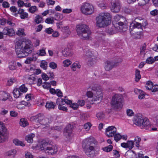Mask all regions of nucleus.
I'll return each instance as SVG.
<instances>
[{"label": "nucleus", "mask_w": 158, "mask_h": 158, "mask_svg": "<svg viewBox=\"0 0 158 158\" xmlns=\"http://www.w3.org/2000/svg\"><path fill=\"white\" fill-rule=\"evenodd\" d=\"M33 45L30 40H18L15 44V51L18 58H21L32 52Z\"/></svg>", "instance_id": "f257e3e1"}, {"label": "nucleus", "mask_w": 158, "mask_h": 158, "mask_svg": "<svg viewBox=\"0 0 158 158\" xmlns=\"http://www.w3.org/2000/svg\"><path fill=\"white\" fill-rule=\"evenodd\" d=\"M89 88L93 91V92L91 91L87 92V96L90 98L93 97V101H98L97 103H99L103 97V94L100 86L97 84H92L89 86Z\"/></svg>", "instance_id": "f03ea898"}, {"label": "nucleus", "mask_w": 158, "mask_h": 158, "mask_svg": "<svg viewBox=\"0 0 158 158\" xmlns=\"http://www.w3.org/2000/svg\"><path fill=\"white\" fill-rule=\"evenodd\" d=\"M111 15L108 13H100L96 18L97 26L100 28L107 26L111 23Z\"/></svg>", "instance_id": "7ed1b4c3"}, {"label": "nucleus", "mask_w": 158, "mask_h": 158, "mask_svg": "<svg viewBox=\"0 0 158 158\" xmlns=\"http://www.w3.org/2000/svg\"><path fill=\"white\" fill-rule=\"evenodd\" d=\"M93 138H89L83 141L82 146L86 154L89 157H93L95 154V143Z\"/></svg>", "instance_id": "20e7f679"}, {"label": "nucleus", "mask_w": 158, "mask_h": 158, "mask_svg": "<svg viewBox=\"0 0 158 158\" xmlns=\"http://www.w3.org/2000/svg\"><path fill=\"white\" fill-rule=\"evenodd\" d=\"M40 149L45 152L52 155L56 154L58 151L57 146L52 145L48 141L45 140H43L41 141Z\"/></svg>", "instance_id": "39448f33"}, {"label": "nucleus", "mask_w": 158, "mask_h": 158, "mask_svg": "<svg viewBox=\"0 0 158 158\" xmlns=\"http://www.w3.org/2000/svg\"><path fill=\"white\" fill-rule=\"evenodd\" d=\"M77 35L80 37L90 40L91 31L88 26L84 24L77 25L76 27Z\"/></svg>", "instance_id": "423d86ee"}, {"label": "nucleus", "mask_w": 158, "mask_h": 158, "mask_svg": "<svg viewBox=\"0 0 158 158\" xmlns=\"http://www.w3.org/2000/svg\"><path fill=\"white\" fill-rule=\"evenodd\" d=\"M30 119L31 121H34L35 123L38 122L40 124L44 125H48L52 120V118H45L41 114H38L35 116H32Z\"/></svg>", "instance_id": "0eeeda50"}, {"label": "nucleus", "mask_w": 158, "mask_h": 158, "mask_svg": "<svg viewBox=\"0 0 158 158\" xmlns=\"http://www.w3.org/2000/svg\"><path fill=\"white\" fill-rule=\"evenodd\" d=\"M147 24V23L145 19H142L140 17H137L130 24V30L131 31L135 28H140L142 27V26H144Z\"/></svg>", "instance_id": "6e6552de"}, {"label": "nucleus", "mask_w": 158, "mask_h": 158, "mask_svg": "<svg viewBox=\"0 0 158 158\" xmlns=\"http://www.w3.org/2000/svg\"><path fill=\"white\" fill-rule=\"evenodd\" d=\"M122 97L120 94H115L112 98L111 102V106L114 109H116L122 108Z\"/></svg>", "instance_id": "1a4fd4ad"}, {"label": "nucleus", "mask_w": 158, "mask_h": 158, "mask_svg": "<svg viewBox=\"0 0 158 158\" xmlns=\"http://www.w3.org/2000/svg\"><path fill=\"white\" fill-rule=\"evenodd\" d=\"M81 11L85 15H91L94 13V7L89 3H84L81 7Z\"/></svg>", "instance_id": "9d476101"}, {"label": "nucleus", "mask_w": 158, "mask_h": 158, "mask_svg": "<svg viewBox=\"0 0 158 158\" xmlns=\"http://www.w3.org/2000/svg\"><path fill=\"white\" fill-rule=\"evenodd\" d=\"M111 10L115 13L118 12L120 9L121 6L119 0H111Z\"/></svg>", "instance_id": "9b49d317"}, {"label": "nucleus", "mask_w": 158, "mask_h": 158, "mask_svg": "<svg viewBox=\"0 0 158 158\" xmlns=\"http://www.w3.org/2000/svg\"><path fill=\"white\" fill-rule=\"evenodd\" d=\"M62 53L64 57H67L71 56L73 54L71 48L68 47L62 51Z\"/></svg>", "instance_id": "f8f14e48"}, {"label": "nucleus", "mask_w": 158, "mask_h": 158, "mask_svg": "<svg viewBox=\"0 0 158 158\" xmlns=\"http://www.w3.org/2000/svg\"><path fill=\"white\" fill-rule=\"evenodd\" d=\"M144 119L142 115L136 116L135 117L134 123L137 126H142L143 123V122Z\"/></svg>", "instance_id": "ddd939ff"}, {"label": "nucleus", "mask_w": 158, "mask_h": 158, "mask_svg": "<svg viewBox=\"0 0 158 158\" xmlns=\"http://www.w3.org/2000/svg\"><path fill=\"white\" fill-rule=\"evenodd\" d=\"M105 69L107 71H110L115 65V63L113 61L107 60L105 63Z\"/></svg>", "instance_id": "4468645a"}, {"label": "nucleus", "mask_w": 158, "mask_h": 158, "mask_svg": "<svg viewBox=\"0 0 158 158\" xmlns=\"http://www.w3.org/2000/svg\"><path fill=\"white\" fill-rule=\"evenodd\" d=\"M73 126L71 124H69L66 126L64 131V134L66 136H70L73 131Z\"/></svg>", "instance_id": "2eb2a0df"}, {"label": "nucleus", "mask_w": 158, "mask_h": 158, "mask_svg": "<svg viewBox=\"0 0 158 158\" xmlns=\"http://www.w3.org/2000/svg\"><path fill=\"white\" fill-rule=\"evenodd\" d=\"M9 94L5 91H0V101H5L8 98Z\"/></svg>", "instance_id": "dca6fc26"}, {"label": "nucleus", "mask_w": 158, "mask_h": 158, "mask_svg": "<svg viewBox=\"0 0 158 158\" xmlns=\"http://www.w3.org/2000/svg\"><path fill=\"white\" fill-rule=\"evenodd\" d=\"M142 128L145 129L146 130H148L150 127V123L148 119L147 118L144 119L143 122V123L142 125Z\"/></svg>", "instance_id": "f3484780"}, {"label": "nucleus", "mask_w": 158, "mask_h": 158, "mask_svg": "<svg viewBox=\"0 0 158 158\" xmlns=\"http://www.w3.org/2000/svg\"><path fill=\"white\" fill-rule=\"evenodd\" d=\"M56 106V104L55 103L52 102H46L45 106L49 110L52 109H54Z\"/></svg>", "instance_id": "a211bd4d"}, {"label": "nucleus", "mask_w": 158, "mask_h": 158, "mask_svg": "<svg viewBox=\"0 0 158 158\" xmlns=\"http://www.w3.org/2000/svg\"><path fill=\"white\" fill-rule=\"evenodd\" d=\"M35 136V135L33 133H31L27 135L25 137L26 140L29 143H32L33 142V138Z\"/></svg>", "instance_id": "6ab92c4d"}, {"label": "nucleus", "mask_w": 158, "mask_h": 158, "mask_svg": "<svg viewBox=\"0 0 158 158\" xmlns=\"http://www.w3.org/2000/svg\"><path fill=\"white\" fill-rule=\"evenodd\" d=\"M14 97L15 98H18L22 94L19 89L16 88L14 89L13 91Z\"/></svg>", "instance_id": "aec40b11"}, {"label": "nucleus", "mask_w": 158, "mask_h": 158, "mask_svg": "<svg viewBox=\"0 0 158 158\" xmlns=\"http://www.w3.org/2000/svg\"><path fill=\"white\" fill-rule=\"evenodd\" d=\"M19 124L23 127H25L29 124L27 120L25 118H22L20 119Z\"/></svg>", "instance_id": "412c9836"}, {"label": "nucleus", "mask_w": 158, "mask_h": 158, "mask_svg": "<svg viewBox=\"0 0 158 158\" xmlns=\"http://www.w3.org/2000/svg\"><path fill=\"white\" fill-rule=\"evenodd\" d=\"M116 132V129H114L113 130L106 131V135L109 137L114 136Z\"/></svg>", "instance_id": "4be33fe9"}, {"label": "nucleus", "mask_w": 158, "mask_h": 158, "mask_svg": "<svg viewBox=\"0 0 158 158\" xmlns=\"http://www.w3.org/2000/svg\"><path fill=\"white\" fill-rule=\"evenodd\" d=\"M60 100V99H57L56 100V103L57 105H58V108L60 110H62L64 111L67 112L68 110L67 107H65L62 105L58 103V100Z\"/></svg>", "instance_id": "5701e85b"}, {"label": "nucleus", "mask_w": 158, "mask_h": 158, "mask_svg": "<svg viewBox=\"0 0 158 158\" xmlns=\"http://www.w3.org/2000/svg\"><path fill=\"white\" fill-rule=\"evenodd\" d=\"M146 49V44L144 43V45L140 48V52L139 54L140 56H144L145 54V51Z\"/></svg>", "instance_id": "b1692460"}, {"label": "nucleus", "mask_w": 158, "mask_h": 158, "mask_svg": "<svg viewBox=\"0 0 158 158\" xmlns=\"http://www.w3.org/2000/svg\"><path fill=\"white\" fill-rule=\"evenodd\" d=\"M140 72V71L138 69H136L135 70V81L136 82L139 81L141 78Z\"/></svg>", "instance_id": "393cba45"}, {"label": "nucleus", "mask_w": 158, "mask_h": 158, "mask_svg": "<svg viewBox=\"0 0 158 158\" xmlns=\"http://www.w3.org/2000/svg\"><path fill=\"white\" fill-rule=\"evenodd\" d=\"M13 142L16 145H20L22 146H24L25 145V144H24L23 142L17 139L13 140Z\"/></svg>", "instance_id": "a878e982"}, {"label": "nucleus", "mask_w": 158, "mask_h": 158, "mask_svg": "<svg viewBox=\"0 0 158 158\" xmlns=\"http://www.w3.org/2000/svg\"><path fill=\"white\" fill-rule=\"evenodd\" d=\"M16 150L15 149H13L6 152V155L8 156H14L16 154Z\"/></svg>", "instance_id": "bb28decb"}, {"label": "nucleus", "mask_w": 158, "mask_h": 158, "mask_svg": "<svg viewBox=\"0 0 158 158\" xmlns=\"http://www.w3.org/2000/svg\"><path fill=\"white\" fill-rule=\"evenodd\" d=\"M86 60L88 61V64L90 65H92L95 62V57L94 56H93V57L87 58Z\"/></svg>", "instance_id": "cd10ccee"}, {"label": "nucleus", "mask_w": 158, "mask_h": 158, "mask_svg": "<svg viewBox=\"0 0 158 158\" xmlns=\"http://www.w3.org/2000/svg\"><path fill=\"white\" fill-rule=\"evenodd\" d=\"M153 83L151 81H148L146 83V87L149 90H151L153 88Z\"/></svg>", "instance_id": "c85d7f7f"}, {"label": "nucleus", "mask_w": 158, "mask_h": 158, "mask_svg": "<svg viewBox=\"0 0 158 158\" xmlns=\"http://www.w3.org/2000/svg\"><path fill=\"white\" fill-rule=\"evenodd\" d=\"M71 67L73 71L76 70V68L80 69L81 67V65L78 64V63H74L71 66Z\"/></svg>", "instance_id": "c756f323"}, {"label": "nucleus", "mask_w": 158, "mask_h": 158, "mask_svg": "<svg viewBox=\"0 0 158 158\" xmlns=\"http://www.w3.org/2000/svg\"><path fill=\"white\" fill-rule=\"evenodd\" d=\"M24 31V30L23 29L19 28L16 34L19 36H25V34Z\"/></svg>", "instance_id": "7c9ffc66"}, {"label": "nucleus", "mask_w": 158, "mask_h": 158, "mask_svg": "<svg viewBox=\"0 0 158 158\" xmlns=\"http://www.w3.org/2000/svg\"><path fill=\"white\" fill-rule=\"evenodd\" d=\"M16 63L13 62H11L9 63V68L10 70H14L16 68Z\"/></svg>", "instance_id": "2f4dec72"}, {"label": "nucleus", "mask_w": 158, "mask_h": 158, "mask_svg": "<svg viewBox=\"0 0 158 158\" xmlns=\"http://www.w3.org/2000/svg\"><path fill=\"white\" fill-rule=\"evenodd\" d=\"M127 143L128 148H129L130 150L134 147L135 143L133 141L128 140Z\"/></svg>", "instance_id": "473e14b6"}, {"label": "nucleus", "mask_w": 158, "mask_h": 158, "mask_svg": "<svg viewBox=\"0 0 158 158\" xmlns=\"http://www.w3.org/2000/svg\"><path fill=\"white\" fill-rule=\"evenodd\" d=\"M134 152L132 150L128 151L125 154V156L127 158H131L133 156Z\"/></svg>", "instance_id": "72a5a7b5"}, {"label": "nucleus", "mask_w": 158, "mask_h": 158, "mask_svg": "<svg viewBox=\"0 0 158 158\" xmlns=\"http://www.w3.org/2000/svg\"><path fill=\"white\" fill-rule=\"evenodd\" d=\"M19 89L22 94L23 93L26 92L28 89L25 86L24 84L21 85Z\"/></svg>", "instance_id": "f704fd0d"}, {"label": "nucleus", "mask_w": 158, "mask_h": 158, "mask_svg": "<svg viewBox=\"0 0 158 158\" xmlns=\"http://www.w3.org/2000/svg\"><path fill=\"white\" fill-rule=\"evenodd\" d=\"M113 149V146L110 145L107 147L102 148V150L105 152H108L111 151Z\"/></svg>", "instance_id": "c9c22d12"}, {"label": "nucleus", "mask_w": 158, "mask_h": 158, "mask_svg": "<svg viewBox=\"0 0 158 158\" xmlns=\"http://www.w3.org/2000/svg\"><path fill=\"white\" fill-rule=\"evenodd\" d=\"M43 20V18L40 16L38 15L36 16L35 19V22L37 24H39Z\"/></svg>", "instance_id": "e433bc0d"}, {"label": "nucleus", "mask_w": 158, "mask_h": 158, "mask_svg": "<svg viewBox=\"0 0 158 158\" xmlns=\"http://www.w3.org/2000/svg\"><path fill=\"white\" fill-rule=\"evenodd\" d=\"M7 31L8 32V35L9 36H12L15 34V31L14 29L12 28H9L8 27V30Z\"/></svg>", "instance_id": "4c0bfd02"}, {"label": "nucleus", "mask_w": 158, "mask_h": 158, "mask_svg": "<svg viewBox=\"0 0 158 158\" xmlns=\"http://www.w3.org/2000/svg\"><path fill=\"white\" fill-rule=\"evenodd\" d=\"M141 139L138 136H136L134 142V143H135V145L137 147L139 146V143L140 142Z\"/></svg>", "instance_id": "58836bf2"}, {"label": "nucleus", "mask_w": 158, "mask_h": 158, "mask_svg": "<svg viewBox=\"0 0 158 158\" xmlns=\"http://www.w3.org/2000/svg\"><path fill=\"white\" fill-rule=\"evenodd\" d=\"M85 56H86V59L87 58L89 57L92 58L93 57V56L92 53L89 50H86Z\"/></svg>", "instance_id": "ea45409f"}, {"label": "nucleus", "mask_w": 158, "mask_h": 158, "mask_svg": "<svg viewBox=\"0 0 158 158\" xmlns=\"http://www.w3.org/2000/svg\"><path fill=\"white\" fill-rule=\"evenodd\" d=\"M63 63L64 67H68L71 64L72 62L70 60L67 59L64 61Z\"/></svg>", "instance_id": "a19ab883"}, {"label": "nucleus", "mask_w": 158, "mask_h": 158, "mask_svg": "<svg viewBox=\"0 0 158 158\" xmlns=\"http://www.w3.org/2000/svg\"><path fill=\"white\" fill-rule=\"evenodd\" d=\"M135 39H143V33L140 32H137L135 34Z\"/></svg>", "instance_id": "79ce46f5"}, {"label": "nucleus", "mask_w": 158, "mask_h": 158, "mask_svg": "<svg viewBox=\"0 0 158 158\" xmlns=\"http://www.w3.org/2000/svg\"><path fill=\"white\" fill-rule=\"evenodd\" d=\"M122 137V135L120 134H115L114 135V139L117 142L119 141Z\"/></svg>", "instance_id": "37998d69"}, {"label": "nucleus", "mask_w": 158, "mask_h": 158, "mask_svg": "<svg viewBox=\"0 0 158 158\" xmlns=\"http://www.w3.org/2000/svg\"><path fill=\"white\" fill-rule=\"evenodd\" d=\"M155 61L154 59L152 57L148 58L146 60V63L148 64H152Z\"/></svg>", "instance_id": "c03bdc74"}, {"label": "nucleus", "mask_w": 158, "mask_h": 158, "mask_svg": "<svg viewBox=\"0 0 158 158\" xmlns=\"http://www.w3.org/2000/svg\"><path fill=\"white\" fill-rule=\"evenodd\" d=\"M25 157L26 158H33V156L28 151L25 152Z\"/></svg>", "instance_id": "a18cd8bd"}, {"label": "nucleus", "mask_w": 158, "mask_h": 158, "mask_svg": "<svg viewBox=\"0 0 158 158\" xmlns=\"http://www.w3.org/2000/svg\"><path fill=\"white\" fill-rule=\"evenodd\" d=\"M49 66L52 69H55L57 67V64L54 62H52L49 64Z\"/></svg>", "instance_id": "49530a36"}, {"label": "nucleus", "mask_w": 158, "mask_h": 158, "mask_svg": "<svg viewBox=\"0 0 158 158\" xmlns=\"http://www.w3.org/2000/svg\"><path fill=\"white\" fill-rule=\"evenodd\" d=\"M16 82V81L15 79L14 78H12L8 81L7 84L10 86L12 85L14 83Z\"/></svg>", "instance_id": "de8ad7c7"}, {"label": "nucleus", "mask_w": 158, "mask_h": 158, "mask_svg": "<svg viewBox=\"0 0 158 158\" xmlns=\"http://www.w3.org/2000/svg\"><path fill=\"white\" fill-rule=\"evenodd\" d=\"M91 126V124L89 123H87L84 124V128L87 131H88Z\"/></svg>", "instance_id": "09e8293b"}, {"label": "nucleus", "mask_w": 158, "mask_h": 158, "mask_svg": "<svg viewBox=\"0 0 158 158\" xmlns=\"http://www.w3.org/2000/svg\"><path fill=\"white\" fill-rule=\"evenodd\" d=\"M40 66L44 69H46L48 66L47 62L45 61L41 62L40 64Z\"/></svg>", "instance_id": "8fccbe9b"}, {"label": "nucleus", "mask_w": 158, "mask_h": 158, "mask_svg": "<svg viewBox=\"0 0 158 158\" xmlns=\"http://www.w3.org/2000/svg\"><path fill=\"white\" fill-rule=\"evenodd\" d=\"M43 87L45 89H48L51 87L50 83L48 82H45L42 85Z\"/></svg>", "instance_id": "3c124183"}, {"label": "nucleus", "mask_w": 158, "mask_h": 158, "mask_svg": "<svg viewBox=\"0 0 158 158\" xmlns=\"http://www.w3.org/2000/svg\"><path fill=\"white\" fill-rule=\"evenodd\" d=\"M6 137L3 135L2 133L0 131V143L5 141Z\"/></svg>", "instance_id": "603ef678"}, {"label": "nucleus", "mask_w": 158, "mask_h": 158, "mask_svg": "<svg viewBox=\"0 0 158 158\" xmlns=\"http://www.w3.org/2000/svg\"><path fill=\"white\" fill-rule=\"evenodd\" d=\"M70 106L74 110H77L78 108V105L77 103H71Z\"/></svg>", "instance_id": "864d4df0"}, {"label": "nucleus", "mask_w": 158, "mask_h": 158, "mask_svg": "<svg viewBox=\"0 0 158 158\" xmlns=\"http://www.w3.org/2000/svg\"><path fill=\"white\" fill-rule=\"evenodd\" d=\"M54 22L53 19H52L50 18H48L45 20V22L48 24H53Z\"/></svg>", "instance_id": "5fc2aeb1"}, {"label": "nucleus", "mask_w": 158, "mask_h": 158, "mask_svg": "<svg viewBox=\"0 0 158 158\" xmlns=\"http://www.w3.org/2000/svg\"><path fill=\"white\" fill-rule=\"evenodd\" d=\"M96 117L98 119L102 118L104 117V115L102 112H100L96 114Z\"/></svg>", "instance_id": "6e6d98bb"}, {"label": "nucleus", "mask_w": 158, "mask_h": 158, "mask_svg": "<svg viewBox=\"0 0 158 158\" xmlns=\"http://www.w3.org/2000/svg\"><path fill=\"white\" fill-rule=\"evenodd\" d=\"M45 32L48 34H51L53 32V30L51 27L46 28Z\"/></svg>", "instance_id": "4d7b16f0"}, {"label": "nucleus", "mask_w": 158, "mask_h": 158, "mask_svg": "<svg viewBox=\"0 0 158 158\" xmlns=\"http://www.w3.org/2000/svg\"><path fill=\"white\" fill-rule=\"evenodd\" d=\"M127 115L129 116H132L134 115V113L132 110L131 109H127Z\"/></svg>", "instance_id": "13d9d810"}, {"label": "nucleus", "mask_w": 158, "mask_h": 158, "mask_svg": "<svg viewBox=\"0 0 158 158\" xmlns=\"http://www.w3.org/2000/svg\"><path fill=\"white\" fill-rule=\"evenodd\" d=\"M34 60V57H27V60L25 61V63L27 64H29L31 62Z\"/></svg>", "instance_id": "bf43d9fd"}, {"label": "nucleus", "mask_w": 158, "mask_h": 158, "mask_svg": "<svg viewBox=\"0 0 158 158\" xmlns=\"http://www.w3.org/2000/svg\"><path fill=\"white\" fill-rule=\"evenodd\" d=\"M28 14L26 12H23L20 15V18L22 19H25L28 18Z\"/></svg>", "instance_id": "052dcab7"}, {"label": "nucleus", "mask_w": 158, "mask_h": 158, "mask_svg": "<svg viewBox=\"0 0 158 158\" xmlns=\"http://www.w3.org/2000/svg\"><path fill=\"white\" fill-rule=\"evenodd\" d=\"M36 10V7L35 6H33L31 7L29 9V11L32 13H34Z\"/></svg>", "instance_id": "680f3d73"}, {"label": "nucleus", "mask_w": 158, "mask_h": 158, "mask_svg": "<svg viewBox=\"0 0 158 158\" xmlns=\"http://www.w3.org/2000/svg\"><path fill=\"white\" fill-rule=\"evenodd\" d=\"M42 77L44 80L47 81L48 80L49 77H48V76L45 73H43L42 74Z\"/></svg>", "instance_id": "e2e57ef3"}, {"label": "nucleus", "mask_w": 158, "mask_h": 158, "mask_svg": "<svg viewBox=\"0 0 158 158\" xmlns=\"http://www.w3.org/2000/svg\"><path fill=\"white\" fill-rule=\"evenodd\" d=\"M150 13L152 16H155L158 14V10L157 9H155L151 11Z\"/></svg>", "instance_id": "0e129e2a"}, {"label": "nucleus", "mask_w": 158, "mask_h": 158, "mask_svg": "<svg viewBox=\"0 0 158 158\" xmlns=\"http://www.w3.org/2000/svg\"><path fill=\"white\" fill-rule=\"evenodd\" d=\"M46 54L45 50L43 48L39 50V55L41 56H44Z\"/></svg>", "instance_id": "69168bd1"}, {"label": "nucleus", "mask_w": 158, "mask_h": 158, "mask_svg": "<svg viewBox=\"0 0 158 158\" xmlns=\"http://www.w3.org/2000/svg\"><path fill=\"white\" fill-rule=\"evenodd\" d=\"M56 95L59 97H62L63 96L62 93L60 89H57L56 90Z\"/></svg>", "instance_id": "338daca9"}, {"label": "nucleus", "mask_w": 158, "mask_h": 158, "mask_svg": "<svg viewBox=\"0 0 158 158\" xmlns=\"http://www.w3.org/2000/svg\"><path fill=\"white\" fill-rule=\"evenodd\" d=\"M78 106H82L85 105V102L83 100H79L78 101Z\"/></svg>", "instance_id": "774afa93"}]
</instances>
